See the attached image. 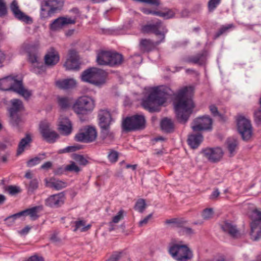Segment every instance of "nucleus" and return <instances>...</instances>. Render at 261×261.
<instances>
[{
    "mask_svg": "<svg viewBox=\"0 0 261 261\" xmlns=\"http://www.w3.org/2000/svg\"><path fill=\"white\" fill-rule=\"evenodd\" d=\"M194 90L193 86H185L174 94L176 117L181 123H186L193 113L195 107L193 100Z\"/></svg>",
    "mask_w": 261,
    "mask_h": 261,
    "instance_id": "f257e3e1",
    "label": "nucleus"
},
{
    "mask_svg": "<svg viewBox=\"0 0 261 261\" xmlns=\"http://www.w3.org/2000/svg\"><path fill=\"white\" fill-rule=\"evenodd\" d=\"M172 91L168 87L155 88L149 95L142 101L144 109L152 112L158 111L157 106L164 103L169 95L172 94Z\"/></svg>",
    "mask_w": 261,
    "mask_h": 261,
    "instance_id": "f03ea898",
    "label": "nucleus"
},
{
    "mask_svg": "<svg viewBox=\"0 0 261 261\" xmlns=\"http://www.w3.org/2000/svg\"><path fill=\"white\" fill-rule=\"evenodd\" d=\"M168 252L177 261H188L193 257V252L188 246L175 239L169 243Z\"/></svg>",
    "mask_w": 261,
    "mask_h": 261,
    "instance_id": "7ed1b4c3",
    "label": "nucleus"
},
{
    "mask_svg": "<svg viewBox=\"0 0 261 261\" xmlns=\"http://www.w3.org/2000/svg\"><path fill=\"white\" fill-rule=\"evenodd\" d=\"M0 89L3 91H12L25 99H28L31 95V92L25 89L21 80H18L11 76L0 79Z\"/></svg>",
    "mask_w": 261,
    "mask_h": 261,
    "instance_id": "20e7f679",
    "label": "nucleus"
},
{
    "mask_svg": "<svg viewBox=\"0 0 261 261\" xmlns=\"http://www.w3.org/2000/svg\"><path fill=\"white\" fill-rule=\"evenodd\" d=\"M81 77L83 82L100 87L106 83V73L102 69L91 68L84 71Z\"/></svg>",
    "mask_w": 261,
    "mask_h": 261,
    "instance_id": "39448f33",
    "label": "nucleus"
},
{
    "mask_svg": "<svg viewBox=\"0 0 261 261\" xmlns=\"http://www.w3.org/2000/svg\"><path fill=\"white\" fill-rule=\"evenodd\" d=\"M39 47V44L38 42L28 44L26 47L28 53V60L33 65L34 67L32 68V71L36 74L42 73L45 71L46 68L45 65L40 61L36 52Z\"/></svg>",
    "mask_w": 261,
    "mask_h": 261,
    "instance_id": "423d86ee",
    "label": "nucleus"
},
{
    "mask_svg": "<svg viewBox=\"0 0 261 261\" xmlns=\"http://www.w3.org/2000/svg\"><path fill=\"white\" fill-rule=\"evenodd\" d=\"M146 120L142 115H135L126 118L123 121L122 127L125 132L143 129L145 127Z\"/></svg>",
    "mask_w": 261,
    "mask_h": 261,
    "instance_id": "0eeeda50",
    "label": "nucleus"
},
{
    "mask_svg": "<svg viewBox=\"0 0 261 261\" xmlns=\"http://www.w3.org/2000/svg\"><path fill=\"white\" fill-rule=\"evenodd\" d=\"M94 107V100L90 97L83 96L76 100L73 109L76 113L83 114L92 111Z\"/></svg>",
    "mask_w": 261,
    "mask_h": 261,
    "instance_id": "6e6552de",
    "label": "nucleus"
},
{
    "mask_svg": "<svg viewBox=\"0 0 261 261\" xmlns=\"http://www.w3.org/2000/svg\"><path fill=\"white\" fill-rule=\"evenodd\" d=\"M252 222L251 223L250 236L254 241L261 238V211L257 209L253 210L250 215Z\"/></svg>",
    "mask_w": 261,
    "mask_h": 261,
    "instance_id": "1a4fd4ad",
    "label": "nucleus"
},
{
    "mask_svg": "<svg viewBox=\"0 0 261 261\" xmlns=\"http://www.w3.org/2000/svg\"><path fill=\"white\" fill-rule=\"evenodd\" d=\"M141 31L144 33H153L156 36H159L161 41L165 39V34L167 33L168 30L160 20H157L153 23H150L143 25Z\"/></svg>",
    "mask_w": 261,
    "mask_h": 261,
    "instance_id": "9d476101",
    "label": "nucleus"
},
{
    "mask_svg": "<svg viewBox=\"0 0 261 261\" xmlns=\"http://www.w3.org/2000/svg\"><path fill=\"white\" fill-rule=\"evenodd\" d=\"M12 107L9 109L10 123L15 127H18L21 120L19 116L18 112L23 109L22 101L18 99L11 100Z\"/></svg>",
    "mask_w": 261,
    "mask_h": 261,
    "instance_id": "9b49d317",
    "label": "nucleus"
},
{
    "mask_svg": "<svg viewBox=\"0 0 261 261\" xmlns=\"http://www.w3.org/2000/svg\"><path fill=\"white\" fill-rule=\"evenodd\" d=\"M96 137V129L92 126H88L80 129L75 136L74 139L77 142L90 143L94 141Z\"/></svg>",
    "mask_w": 261,
    "mask_h": 261,
    "instance_id": "f8f14e48",
    "label": "nucleus"
},
{
    "mask_svg": "<svg viewBox=\"0 0 261 261\" xmlns=\"http://www.w3.org/2000/svg\"><path fill=\"white\" fill-rule=\"evenodd\" d=\"M238 129L244 140H249L252 135V126L250 121L241 116L238 119Z\"/></svg>",
    "mask_w": 261,
    "mask_h": 261,
    "instance_id": "ddd939ff",
    "label": "nucleus"
},
{
    "mask_svg": "<svg viewBox=\"0 0 261 261\" xmlns=\"http://www.w3.org/2000/svg\"><path fill=\"white\" fill-rule=\"evenodd\" d=\"M212 120L207 116H203L196 118L192 125L195 132L212 129Z\"/></svg>",
    "mask_w": 261,
    "mask_h": 261,
    "instance_id": "4468645a",
    "label": "nucleus"
},
{
    "mask_svg": "<svg viewBox=\"0 0 261 261\" xmlns=\"http://www.w3.org/2000/svg\"><path fill=\"white\" fill-rule=\"evenodd\" d=\"M40 132L43 138L48 142L54 143L58 137V135L50 127L47 122H42L40 124Z\"/></svg>",
    "mask_w": 261,
    "mask_h": 261,
    "instance_id": "2eb2a0df",
    "label": "nucleus"
},
{
    "mask_svg": "<svg viewBox=\"0 0 261 261\" xmlns=\"http://www.w3.org/2000/svg\"><path fill=\"white\" fill-rule=\"evenodd\" d=\"M204 156L211 162L220 161L223 155V151L220 147L207 148L202 151Z\"/></svg>",
    "mask_w": 261,
    "mask_h": 261,
    "instance_id": "dca6fc26",
    "label": "nucleus"
},
{
    "mask_svg": "<svg viewBox=\"0 0 261 261\" xmlns=\"http://www.w3.org/2000/svg\"><path fill=\"white\" fill-rule=\"evenodd\" d=\"M64 66L67 70H79L80 68L79 57L77 53L74 49H71L68 52V57Z\"/></svg>",
    "mask_w": 261,
    "mask_h": 261,
    "instance_id": "f3484780",
    "label": "nucleus"
},
{
    "mask_svg": "<svg viewBox=\"0 0 261 261\" xmlns=\"http://www.w3.org/2000/svg\"><path fill=\"white\" fill-rule=\"evenodd\" d=\"M65 200V196L63 192L50 196L45 200V205L51 207L57 208L62 205Z\"/></svg>",
    "mask_w": 261,
    "mask_h": 261,
    "instance_id": "a211bd4d",
    "label": "nucleus"
},
{
    "mask_svg": "<svg viewBox=\"0 0 261 261\" xmlns=\"http://www.w3.org/2000/svg\"><path fill=\"white\" fill-rule=\"evenodd\" d=\"M75 19L71 17H60L55 20L50 24V29L53 31H57L62 28L63 27L70 24H74Z\"/></svg>",
    "mask_w": 261,
    "mask_h": 261,
    "instance_id": "6ab92c4d",
    "label": "nucleus"
},
{
    "mask_svg": "<svg viewBox=\"0 0 261 261\" xmlns=\"http://www.w3.org/2000/svg\"><path fill=\"white\" fill-rule=\"evenodd\" d=\"M10 8L14 16L16 19L25 22H29V21H31V18L20 10L18 3L16 0H14L11 3Z\"/></svg>",
    "mask_w": 261,
    "mask_h": 261,
    "instance_id": "aec40b11",
    "label": "nucleus"
},
{
    "mask_svg": "<svg viewBox=\"0 0 261 261\" xmlns=\"http://www.w3.org/2000/svg\"><path fill=\"white\" fill-rule=\"evenodd\" d=\"M220 227L224 232L229 234L233 238H238L240 236V233L236 226L229 221L222 222L220 224Z\"/></svg>",
    "mask_w": 261,
    "mask_h": 261,
    "instance_id": "412c9836",
    "label": "nucleus"
},
{
    "mask_svg": "<svg viewBox=\"0 0 261 261\" xmlns=\"http://www.w3.org/2000/svg\"><path fill=\"white\" fill-rule=\"evenodd\" d=\"M59 123V130L61 134L68 136L71 133L72 130V124L68 118L61 117Z\"/></svg>",
    "mask_w": 261,
    "mask_h": 261,
    "instance_id": "4be33fe9",
    "label": "nucleus"
},
{
    "mask_svg": "<svg viewBox=\"0 0 261 261\" xmlns=\"http://www.w3.org/2000/svg\"><path fill=\"white\" fill-rule=\"evenodd\" d=\"M99 125L100 127L110 126L112 118L110 112L107 110H100L98 112Z\"/></svg>",
    "mask_w": 261,
    "mask_h": 261,
    "instance_id": "5701e85b",
    "label": "nucleus"
},
{
    "mask_svg": "<svg viewBox=\"0 0 261 261\" xmlns=\"http://www.w3.org/2000/svg\"><path fill=\"white\" fill-rule=\"evenodd\" d=\"M206 57V51L202 50L195 55L187 57L185 61L187 63L202 65L205 63Z\"/></svg>",
    "mask_w": 261,
    "mask_h": 261,
    "instance_id": "b1692460",
    "label": "nucleus"
},
{
    "mask_svg": "<svg viewBox=\"0 0 261 261\" xmlns=\"http://www.w3.org/2000/svg\"><path fill=\"white\" fill-rule=\"evenodd\" d=\"M44 181L46 187L54 189L56 190H60L63 188H66L67 186L66 182L54 178H51L49 179L45 178Z\"/></svg>",
    "mask_w": 261,
    "mask_h": 261,
    "instance_id": "393cba45",
    "label": "nucleus"
},
{
    "mask_svg": "<svg viewBox=\"0 0 261 261\" xmlns=\"http://www.w3.org/2000/svg\"><path fill=\"white\" fill-rule=\"evenodd\" d=\"M161 42L160 41L153 42L149 39H142L140 40L139 47L142 51L148 52L152 50Z\"/></svg>",
    "mask_w": 261,
    "mask_h": 261,
    "instance_id": "a878e982",
    "label": "nucleus"
},
{
    "mask_svg": "<svg viewBox=\"0 0 261 261\" xmlns=\"http://www.w3.org/2000/svg\"><path fill=\"white\" fill-rule=\"evenodd\" d=\"M59 56L58 53L53 48L47 53L44 57V61L46 65L48 66H54L59 61Z\"/></svg>",
    "mask_w": 261,
    "mask_h": 261,
    "instance_id": "bb28decb",
    "label": "nucleus"
},
{
    "mask_svg": "<svg viewBox=\"0 0 261 261\" xmlns=\"http://www.w3.org/2000/svg\"><path fill=\"white\" fill-rule=\"evenodd\" d=\"M111 51H100L97 54L96 61L98 64L100 65L110 66V57Z\"/></svg>",
    "mask_w": 261,
    "mask_h": 261,
    "instance_id": "cd10ccee",
    "label": "nucleus"
},
{
    "mask_svg": "<svg viewBox=\"0 0 261 261\" xmlns=\"http://www.w3.org/2000/svg\"><path fill=\"white\" fill-rule=\"evenodd\" d=\"M202 141L203 136L199 133L190 135L188 139V144L193 149L197 148Z\"/></svg>",
    "mask_w": 261,
    "mask_h": 261,
    "instance_id": "c85d7f7f",
    "label": "nucleus"
},
{
    "mask_svg": "<svg viewBox=\"0 0 261 261\" xmlns=\"http://www.w3.org/2000/svg\"><path fill=\"white\" fill-rule=\"evenodd\" d=\"M56 85L59 88L62 89H71L75 86L76 81L73 79H65L57 81Z\"/></svg>",
    "mask_w": 261,
    "mask_h": 261,
    "instance_id": "c756f323",
    "label": "nucleus"
},
{
    "mask_svg": "<svg viewBox=\"0 0 261 261\" xmlns=\"http://www.w3.org/2000/svg\"><path fill=\"white\" fill-rule=\"evenodd\" d=\"M123 58L122 55L111 51L110 57V66L114 67L121 65L123 62Z\"/></svg>",
    "mask_w": 261,
    "mask_h": 261,
    "instance_id": "7c9ffc66",
    "label": "nucleus"
},
{
    "mask_svg": "<svg viewBox=\"0 0 261 261\" xmlns=\"http://www.w3.org/2000/svg\"><path fill=\"white\" fill-rule=\"evenodd\" d=\"M31 142V136L29 134H27L25 137L20 140L18 144L17 151V155H19L21 154L24 151L25 147Z\"/></svg>",
    "mask_w": 261,
    "mask_h": 261,
    "instance_id": "2f4dec72",
    "label": "nucleus"
},
{
    "mask_svg": "<svg viewBox=\"0 0 261 261\" xmlns=\"http://www.w3.org/2000/svg\"><path fill=\"white\" fill-rule=\"evenodd\" d=\"M38 208L37 206L32 207L31 208L27 209L21 212H20L21 217L29 216L32 220H35L38 218Z\"/></svg>",
    "mask_w": 261,
    "mask_h": 261,
    "instance_id": "473e14b6",
    "label": "nucleus"
},
{
    "mask_svg": "<svg viewBox=\"0 0 261 261\" xmlns=\"http://www.w3.org/2000/svg\"><path fill=\"white\" fill-rule=\"evenodd\" d=\"M44 3L45 6L54 9V12L55 13L57 10L63 6L64 0H46L44 1Z\"/></svg>",
    "mask_w": 261,
    "mask_h": 261,
    "instance_id": "72a5a7b5",
    "label": "nucleus"
},
{
    "mask_svg": "<svg viewBox=\"0 0 261 261\" xmlns=\"http://www.w3.org/2000/svg\"><path fill=\"white\" fill-rule=\"evenodd\" d=\"M110 126H106V128L100 127V134L103 140L111 142L114 140V135L112 132L110 131Z\"/></svg>",
    "mask_w": 261,
    "mask_h": 261,
    "instance_id": "f704fd0d",
    "label": "nucleus"
},
{
    "mask_svg": "<svg viewBox=\"0 0 261 261\" xmlns=\"http://www.w3.org/2000/svg\"><path fill=\"white\" fill-rule=\"evenodd\" d=\"M238 144V141L235 138H231L227 139V147L230 156H233L235 154Z\"/></svg>",
    "mask_w": 261,
    "mask_h": 261,
    "instance_id": "c9c22d12",
    "label": "nucleus"
},
{
    "mask_svg": "<svg viewBox=\"0 0 261 261\" xmlns=\"http://www.w3.org/2000/svg\"><path fill=\"white\" fill-rule=\"evenodd\" d=\"M162 129L167 133H170L173 131L174 128L173 123L172 120L167 118L162 120L161 123Z\"/></svg>",
    "mask_w": 261,
    "mask_h": 261,
    "instance_id": "e433bc0d",
    "label": "nucleus"
},
{
    "mask_svg": "<svg viewBox=\"0 0 261 261\" xmlns=\"http://www.w3.org/2000/svg\"><path fill=\"white\" fill-rule=\"evenodd\" d=\"M75 228L74 231L80 230L81 232H85L89 230L91 227V225H86V221L84 220H77L75 221Z\"/></svg>",
    "mask_w": 261,
    "mask_h": 261,
    "instance_id": "4c0bfd02",
    "label": "nucleus"
},
{
    "mask_svg": "<svg viewBox=\"0 0 261 261\" xmlns=\"http://www.w3.org/2000/svg\"><path fill=\"white\" fill-rule=\"evenodd\" d=\"M44 7L46 6L44 5L43 1L41 2L40 16L42 18L44 19L51 17V15L55 13L54 9H51V8H49V9L47 10L44 8Z\"/></svg>",
    "mask_w": 261,
    "mask_h": 261,
    "instance_id": "58836bf2",
    "label": "nucleus"
},
{
    "mask_svg": "<svg viewBox=\"0 0 261 261\" xmlns=\"http://www.w3.org/2000/svg\"><path fill=\"white\" fill-rule=\"evenodd\" d=\"M64 170L65 171L74 172L76 173H79L81 171V168L73 161H71L70 164L66 165L64 167Z\"/></svg>",
    "mask_w": 261,
    "mask_h": 261,
    "instance_id": "ea45409f",
    "label": "nucleus"
},
{
    "mask_svg": "<svg viewBox=\"0 0 261 261\" xmlns=\"http://www.w3.org/2000/svg\"><path fill=\"white\" fill-rule=\"evenodd\" d=\"M146 207L145 201L143 199H139L136 203L134 209L140 213H143Z\"/></svg>",
    "mask_w": 261,
    "mask_h": 261,
    "instance_id": "a19ab883",
    "label": "nucleus"
},
{
    "mask_svg": "<svg viewBox=\"0 0 261 261\" xmlns=\"http://www.w3.org/2000/svg\"><path fill=\"white\" fill-rule=\"evenodd\" d=\"M153 15L163 17L166 19L172 18L174 16L175 13L172 10H169L166 12H154Z\"/></svg>",
    "mask_w": 261,
    "mask_h": 261,
    "instance_id": "79ce46f5",
    "label": "nucleus"
},
{
    "mask_svg": "<svg viewBox=\"0 0 261 261\" xmlns=\"http://www.w3.org/2000/svg\"><path fill=\"white\" fill-rule=\"evenodd\" d=\"M21 217L20 213H17L16 214H13L10 216L7 217L5 219V221L6 222V224L8 226H12L14 223L16 219L18 218Z\"/></svg>",
    "mask_w": 261,
    "mask_h": 261,
    "instance_id": "37998d69",
    "label": "nucleus"
},
{
    "mask_svg": "<svg viewBox=\"0 0 261 261\" xmlns=\"http://www.w3.org/2000/svg\"><path fill=\"white\" fill-rule=\"evenodd\" d=\"M58 103L62 109H67L69 107L70 102L68 97H59Z\"/></svg>",
    "mask_w": 261,
    "mask_h": 261,
    "instance_id": "c03bdc74",
    "label": "nucleus"
},
{
    "mask_svg": "<svg viewBox=\"0 0 261 261\" xmlns=\"http://www.w3.org/2000/svg\"><path fill=\"white\" fill-rule=\"evenodd\" d=\"M213 215V209L212 208H206L203 211L202 216L204 219L207 220L212 218Z\"/></svg>",
    "mask_w": 261,
    "mask_h": 261,
    "instance_id": "a18cd8bd",
    "label": "nucleus"
},
{
    "mask_svg": "<svg viewBox=\"0 0 261 261\" xmlns=\"http://www.w3.org/2000/svg\"><path fill=\"white\" fill-rule=\"evenodd\" d=\"M108 158L111 163H115L118 159V152L114 150H111L108 154Z\"/></svg>",
    "mask_w": 261,
    "mask_h": 261,
    "instance_id": "49530a36",
    "label": "nucleus"
},
{
    "mask_svg": "<svg viewBox=\"0 0 261 261\" xmlns=\"http://www.w3.org/2000/svg\"><path fill=\"white\" fill-rule=\"evenodd\" d=\"M221 0H210L207 6L210 12L213 11L220 4Z\"/></svg>",
    "mask_w": 261,
    "mask_h": 261,
    "instance_id": "de8ad7c7",
    "label": "nucleus"
},
{
    "mask_svg": "<svg viewBox=\"0 0 261 261\" xmlns=\"http://www.w3.org/2000/svg\"><path fill=\"white\" fill-rule=\"evenodd\" d=\"M73 159L80 165L85 166L88 163V161L82 155L75 154Z\"/></svg>",
    "mask_w": 261,
    "mask_h": 261,
    "instance_id": "09e8293b",
    "label": "nucleus"
},
{
    "mask_svg": "<svg viewBox=\"0 0 261 261\" xmlns=\"http://www.w3.org/2000/svg\"><path fill=\"white\" fill-rule=\"evenodd\" d=\"M81 148L80 145L77 146H68L62 150H60L59 151V153H65V152H71L75 151L77 150H79Z\"/></svg>",
    "mask_w": 261,
    "mask_h": 261,
    "instance_id": "8fccbe9b",
    "label": "nucleus"
},
{
    "mask_svg": "<svg viewBox=\"0 0 261 261\" xmlns=\"http://www.w3.org/2000/svg\"><path fill=\"white\" fill-rule=\"evenodd\" d=\"M39 182L37 178L32 179L29 184V190L33 191L38 188Z\"/></svg>",
    "mask_w": 261,
    "mask_h": 261,
    "instance_id": "3c124183",
    "label": "nucleus"
},
{
    "mask_svg": "<svg viewBox=\"0 0 261 261\" xmlns=\"http://www.w3.org/2000/svg\"><path fill=\"white\" fill-rule=\"evenodd\" d=\"M7 190L10 195H14L20 192V188L16 186H9L7 187Z\"/></svg>",
    "mask_w": 261,
    "mask_h": 261,
    "instance_id": "603ef678",
    "label": "nucleus"
},
{
    "mask_svg": "<svg viewBox=\"0 0 261 261\" xmlns=\"http://www.w3.org/2000/svg\"><path fill=\"white\" fill-rule=\"evenodd\" d=\"M123 210L119 211L117 214L113 217L112 222L114 223H118L123 218Z\"/></svg>",
    "mask_w": 261,
    "mask_h": 261,
    "instance_id": "864d4df0",
    "label": "nucleus"
},
{
    "mask_svg": "<svg viewBox=\"0 0 261 261\" xmlns=\"http://www.w3.org/2000/svg\"><path fill=\"white\" fill-rule=\"evenodd\" d=\"M254 120L257 125H261V110L258 109L254 113Z\"/></svg>",
    "mask_w": 261,
    "mask_h": 261,
    "instance_id": "5fc2aeb1",
    "label": "nucleus"
},
{
    "mask_svg": "<svg viewBox=\"0 0 261 261\" xmlns=\"http://www.w3.org/2000/svg\"><path fill=\"white\" fill-rule=\"evenodd\" d=\"M41 161V159L39 157H35L30 160L27 162V165L29 167H32L38 164Z\"/></svg>",
    "mask_w": 261,
    "mask_h": 261,
    "instance_id": "6e6d98bb",
    "label": "nucleus"
},
{
    "mask_svg": "<svg viewBox=\"0 0 261 261\" xmlns=\"http://www.w3.org/2000/svg\"><path fill=\"white\" fill-rule=\"evenodd\" d=\"M7 13L6 4L3 0H0V16H4Z\"/></svg>",
    "mask_w": 261,
    "mask_h": 261,
    "instance_id": "4d7b16f0",
    "label": "nucleus"
},
{
    "mask_svg": "<svg viewBox=\"0 0 261 261\" xmlns=\"http://www.w3.org/2000/svg\"><path fill=\"white\" fill-rule=\"evenodd\" d=\"M232 26V24H229L227 27H222L218 32L216 34L215 36V38H218L220 35L223 34L225 32H226L227 30L230 28Z\"/></svg>",
    "mask_w": 261,
    "mask_h": 261,
    "instance_id": "13d9d810",
    "label": "nucleus"
},
{
    "mask_svg": "<svg viewBox=\"0 0 261 261\" xmlns=\"http://www.w3.org/2000/svg\"><path fill=\"white\" fill-rule=\"evenodd\" d=\"M121 252H114L107 261H118L121 257Z\"/></svg>",
    "mask_w": 261,
    "mask_h": 261,
    "instance_id": "bf43d9fd",
    "label": "nucleus"
},
{
    "mask_svg": "<svg viewBox=\"0 0 261 261\" xmlns=\"http://www.w3.org/2000/svg\"><path fill=\"white\" fill-rule=\"evenodd\" d=\"M179 232L181 234L190 235L193 233V230L189 227H182L180 228Z\"/></svg>",
    "mask_w": 261,
    "mask_h": 261,
    "instance_id": "052dcab7",
    "label": "nucleus"
},
{
    "mask_svg": "<svg viewBox=\"0 0 261 261\" xmlns=\"http://www.w3.org/2000/svg\"><path fill=\"white\" fill-rule=\"evenodd\" d=\"M152 214H150L148 215L147 217L144 218L143 220H141L139 223V226H142L145 224H146L148 221L152 218Z\"/></svg>",
    "mask_w": 261,
    "mask_h": 261,
    "instance_id": "680f3d73",
    "label": "nucleus"
},
{
    "mask_svg": "<svg viewBox=\"0 0 261 261\" xmlns=\"http://www.w3.org/2000/svg\"><path fill=\"white\" fill-rule=\"evenodd\" d=\"M27 261H44L42 257L34 255L30 257Z\"/></svg>",
    "mask_w": 261,
    "mask_h": 261,
    "instance_id": "e2e57ef3",
    "label": "nucleus"
},
{
    "mask_svg": "<svg viewBox=\"0 0 261 261\" xmlns=\"http://www.w3.org/2000/svg\"><path fill=\"white\" fill-rule=\"evenodd\" d=\"M210 110L214 116H217L219 115L217 108L216 106L214 105L211 106L210 107Z\"/></svg>",
    "mask_w": 261,
    "mask_h": 261,
    "instance_id": "0e129e2a",
    "label": "nucleus"
},
{
    "mask_svg": "<svg viewBox=\"0 0 261 261\" xmlns=\"http://www.w3.org/2000/svg\"><path fill=\"white\" fill-rule=\"evenodd\" d=\"M220 192L218 189L215 190L210 196V199L212 200H215L219 195Z\"/></svg>",
    "mask_w": 261,
    "mask_h": 261,
    "instance_id": "69168bd1",
    "label": "nucleus"
},
{
    "mask_svg": "<svg viewBox=\"0 0 261 261\" xmlns=\"http://www.w3.org/2000/svg\"><path fill=\"white\" fill-rule=\"evenodd\" d=\"M30 229L31 227L29 226H27L19 231V233L21 235H25L29 232Z\"/></svg>",
    "mask_w": 261,
    "mask_h": 261,
    "instance_id": "338daca9",
    "label": "nucleus"
},
{
    "mask_svg": "<svg viewBox=\"0 0 261 261\" xmlns=\"http://www.w3.org/2000/svg\"><path fill=\"white\" fill-rule=\"evenodd\" d=\"M52 166V163L50 162H46L44 163L42 166H41V169H48L50 168Z\"/></svg>",
    "mask_w": 261,
    "mask_h": 261,
    "instance_id": "774afa93",
    "label": "nucleus"
}]
</instances>
